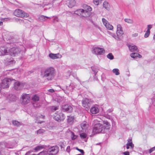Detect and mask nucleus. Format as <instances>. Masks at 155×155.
I'll return each instance as SVG.
<instances>
[{"instance_id": "f257e3e1", "label": "nucleus", "mask_w": 155, "mask_h": 155, "mask_svg": "<svg viewBox=\"0 0 155 155\" xmlns=\"http://www.w3.org/2000/svg\"><path fill=\"white\" fill-rule=\"evenodd\" d=\"M56 74L55 70L52 67L47 68L45 69L43 72L41 73V75L42 77L45 78L48 81L53 80L55 77Z\"/></svg>"}, {"instance_id": "f03ea898", "label": "nucleus", "mask_w": 155, "mask_h": 155, "mask_svg": "<svg viewBox=\"0 0 155 155\" xmlns=\"http://www.w3.org/2000/svg\"><path fill=\"white\" fill-rule=\"evenodd\" d=\"M91 8L88 5H86L84 9H80L74 12V14L80 15L84 17H89L91 15V12L92 10Z\"/></svg>"}, {"instance_id": "7ed1b4c3", "label": "nucleus", "mask_w": 155, "mask_h": 155, "mask_svg": "<svg viewBox=\"0 0 155 155\" xmlns=\"http://www.w3.org/2000/svg\"><path fill=\"white\" fill-rule=\"evenodd\" d=\"M113 37L117 40H119L120 39V38L122 35L124 34V32L122 30L121 25L120 24H118L117 25V30L116 34L117 36L112 33L108 32Z\"/></svg>"}, {"instance_id": "20e7f679", "label": "nucleus", "mask_w": 155, "mask_h": 155, "mask_svg": "<svg viewBox=\"0 0 155 155\" xmlns=\"http://www.w3.org/2000/svg\"><path fill=\"white\" fill-rule=\"evenodd\" d=\"M104 128L102 124L97 123L94 126L92 131V134H96L104 132Z\"/></svg>"}, {"instance_id": "39448f33", "label": "nucleus", "mask_w": 155, "mask_h": 155, "mask_svg": "<svg viewBox=\"0 0 155 155\" xmlns=\"http://www.w3.org/2000/svg\"><path fill=\"white\" fill-rule=\"evenodd\" d=\"M25 50V48L21 46V47L13 48L10 49L9 50L10 54L12 56H15L20 53L21 51H24Z\"/></svg>"}, {"instance_id": "423d86ee", "label": "nucleus", "mask_w": 155, "mask_h": 155, "mask_svg": "<svg viewBox=\"0 0 155 155\" xmlns=\"http://www.w3.org/2000/svg\"><path fill=\"white\" fill-rule=\"evenodd\" d=\"M105 52V51L104 48L98 47H94L92 50V53L96 55H103Z\"/></svg>"}, {"instance_id": "0eeeda50", "label": "nucleus", "mask_w": 155, "mask_h": 155, "mask_svg": "<svg viewBox=\"0 0 155 155\" xmlns=\"http://www.w3.org/2000/svg\"><path fill=\"white\" fill-rule=\"evenodd\" d=\"M54 118L56 121L60 122L61 121H63L64 119L65 116L61 111H58L55 113Z\"/></svg>"}, {"instance_id": "6e6552de", "label": "nucleus", "mask_w": 155, "mask_h": 155, "mask_svg": "<svg viewBox=\"0 0 155 155\" xmlns=\"http://www.w3.org/2000/svg\"><path fill=\"white\" fill-rule=\"evenodd\" d=\"M58 152V147L57 146H54L49 148L47 151L49 155H55Z\"/></svg>"}, {"instance_id": "1a4fd4ad", "label": "nucleus", "mask_w": 155, "mask_h": 155, "mask_svg": "<svg viewBox=\"0 0 155 155\" xmlns=\"http://www.w3.org/2000/svg\"><path fill=\"white\" fill-rule=\"evenodd\" d=\"M83 106L86 109V110L88 109L93 101L91 99L88 98H84L82 101Z\"/></svg>"}, {"instance_id": "9d476101", "label": "nucleus", "mask_w": 155, "mask_h": 155, "mask_svg": "<svg viewBox=\"0 0 155 155\" xmlns=\"http://www.w3.org/2000/svg\"><path fill=\"white\" fill-rule=\"evenodd\" d=\"M14 14L15 16L20 17H27L28 16V14L19 9L15 10Z\"/></svg>"}, {"instance_id": "9b49d317", "label": "nucleus", "mask_w": 155, "mask_h": 155, "mask_svg": "<svg viewBox=\"0 0 155 155\" xmlns=\"http://www.w3.org/2000/svg\"><path fill=\"white\" fill-rule=\"evenodd\" d=\"M74 87L75 86L74 84L71 83L68 86H67L63 87L62 90L64 91L65 94H68L70 92L73 91Z\"/></svg>"}, {"instance_id": "f8f14e48", "label": "nucleus", "mask_w": 155, "mask_h": 155, "mask_svg": "<svg viewBox=\"0 0 155 155\" xmlns=\"http://www.w3.org/2000/svg\"><path fill=\"white\" fill-rule=\"evenodd\" d=\"M22 103L26 104L29 103L30 100V96L29 94H23L21 96Z\"/></svg>"}, {"instance_id": "ddd939ff", "label": "nucleus", "mask_w": 155, "mask_h": 155, "mask_svg": "<svg viewBox=\"0 0 155 155\" xmlns=\"http://www.w3.org/2000/svg\"><path fill=\"white\" fill-rule=\"evenodd\" d=\"M25 84L17 81L15 82L14 84V87L15 89L17 90H19L22 89L24 87Z\"/></svg>"}, {"instance_id": "4468645a", "label": "nucleus", "mask_w": 155, "mask_h": 155, "mask_svg": "<svg viewBox=\"0 0 155 155\" xmlns=\"http://www.w3.org/2000/svg\"><path fill=\"white\" fill-rule=\"evenodd\" d=\"M4 63L6 65H8L15 64V61L12 58H7L4 60Z\"/></svg>"}, {"instance_id": "2eb2a0df", "label": "nucleus", "mask_w": 155, "mask_h": 155, "mask_svg": "<svg viewBox=\"0 0 155 155\" xmlns=\"http://www.w3.org/2000/svg\"><path fill=\"white\" fill-rule=\"evenodd\" d=\"M8 48L6 47H2L0 48V55L3 56L8 54Z\"/></svg>"}, {"instance_id": "dca6fc26", "label": "nucleus", "mask_w": 155, "mask_h": 155, "mask_svg": "<svg viewBox=\"0 0 155 155\" xmlns=\"http://www.w3.org/2000/svg\"><path fill=\"white\" fill-rule=\"evenodd\" d=\"M81 127L83 131L86 132L89 127V124L86 122H84L81 124Z\"/></svg>"}, {"instance_id": "f3484780", "label": "nucleus", "mask_w": 155, "mask_h": 155, "mask_svg": "<svg viewBox=\"0 0 155 155\" xmlns=\"http://www.w3.org/2000/svg\"><path fill=\"white\" fill-rule=\"evenodd\" d=\"M63 110L65 111L70 112L72 110V108L68 104L64 105L62 106Z\"/></svg>"}, {"instance_id": "a211bd4d", "label": "nucleus", "mask_w": 155, "mask_h": 155, "mask_svg": "<svg viewBox=\"0 0 155 155\" xmlns=\"http://www.w3.org/2000/svg\"><path fill=\"white\" fill-rule=\"evenodd\" d=\"M49 56L50 58L53 59L60 58L61 57V55L58 54H54L52 53H51L49 54Z\"/></svg>"}, {"instance_id": "6ab92c4d", "label": "nucleus", "mask_w": 155, "mask_h": 155, "mask_svg": "<svg viewBox=\"0 0 155 155\" xmlns=\"http://www.w3.org/2000/svg\"><path fill=\"white\" fill-rule=\"evenodd\" d=\"M16 97L14 95L9 94L7 97V100L9 102H13L15 101L16 100Z\"/></svg>"}, {"instance_id": "aec40b11", "label": "nucleus", "mask_w": 155, "mask_h": 155, "mask_svg": "<svg viewBox=\"0 0 155 155\" xmlns=\"http://www.w3.org/2000/svg\"><path fill=\"white\" fill-rule=\"evenodd\" d=\"M99 110L98 107L96 106L92 107L90 109V112L92 114H96L99 112Z\"/></svg>"}, {"instance_id": "412c9836", "label": "nucleus", "mask_w": 155, "mask_h": 155, "mask_svg": "<svg viewBox=\"0 0 155 155\" xmlns=\"http://www.w3.org/2000/svg\"><path fill=\"white\" fill-rule=\"evenodd\" d=\"M128 47L130 50L131 52L137 51V48L135 45H128Z\"/></svg>"}, {"instance_id": "4be33fe9", "label": "nucleus", "mask_w": 155, "mask_h": 155, "mask_svg": "<svg viewBox=\"0 0 155 155\" xmlns=\"http://www.w3.org/2000/svg\"><path fill=\"white\" fill-rule=\"evenodd\" d=\"M112 110H113L110 109L108 110L106 112H105L104 114H103V116L107 118L110 119V116L109 115V114L111 113Z\"/></svg>"}, {"instance_id": "5701e85b", "label": "nucleus", "mask_w": 155, "mask_h": 155, "mask_svg": "<svg viewBox=\"0 0 155 155\" xmlns=\"http://www.w3.org/2000/svg\"><path fill=\"white\" fill-rule=\"evenodd\" d=\"M103 7L106 10H109L110 8V5L109 3L107 1H104L103 3Z\"/></svg>"}, {"instance_id": "b1692460", "label": "nucleus", "mask_w": 155, "mask_h": 155, "mask_svg": "<svg viewBox=\"0 0 155 155\" xmlns=\"http://www.w3.org/2000/svg\"><path fill=\"white\" fill-rule=\"evenodd\" d=\"M67 122L68 123L70 124H72L74 122V116H68Z\"/></svg>"}, {"instance_id": "393cba45", "label": "nucleus", "mask_w": 155, "mask_h": 155, "mask_svg": "<svg viewBox=\"0 0 155 155\" xmlns=\"http://www.w3.org/2000/svg\"><path fill=\"white\" fill-rule=\"evenodd\" d=\"M76 3L75 0H69L68 2V6L69 8H71L74 6Z\"/></svg>"}, {"instance_id": "a878e982", "label": "nucleus", "mask_w": 155, "mask_h": 155, "mask_svg": "<svg viewBox=\"0 0 155 155\" xmlns=\"http://www.w3.org/2000/svg\"><path fill=\"white\" fill-rule=\"evenodd\" d=\"M104 129H109L110 127V125L109 123L107 121H104Z\"/></svg>"}, {"instance_id": "bb28decb", "label": "nucleus", "mask_w": 155, "mask_h": 155, "mask_svg": "<svg viewBox=\"0 0 155 155\" xmlns=\"http://www.w3.org/2000/svg\"><path fill=\"white\" fill-rule=\"evenodd\" d=\"M130 56L134 58H136V57H138L140 58L142 57L141 55L139 54L136 53H132L130 54Z\"/></svg>"}, {"instance_id": "cd10ccee", "label": "nucleus", "mask_w": 155, "mask_h": 155, "mask_svg": "<svg viewBox=\"0 0 155 155\" xmlns=\"http://www.w3.org/2000/svg\"><path fill=\"white\" fill-rule=\"evenodd\" d=\"M51 17H49L47 16H44V15H41L39 17V19L41 21H45L47 18H51Z\"/></svg>"}, {"instance_id": "c85d7f7f", "label": "nucleus", "mask_w": 155, "mask_h": 155, "mask_svg": "<svg viewBox=\"0 0 155 155\" xmlns=\"http://www.w3.org/2000/svg\"><path fill=\"white\" fill-rule=\"evenodd\" d=\"M12 123L14 126L17 127L20 126L21 125V124L20 122L16 120H13L12 121Z\"/></svg>"}, {"instance_id": "c756f323", "label": "nucleus", "mask_w": 155, "mask_h": 155, "mask_svg": "<svg viewBox=\"0 0 155 155\" xmlns=\"http://www.w3.org/2000/svg\"><path fill=\"white\" fill-rule=\"evenodd\" d=\"M44 148V146L43 145H39L36 147L34 149V150L35 151H38L40 150L41 149Z\"/></svg>"}, {"instance_id": "7c9ffc66", "label": "nucleus", "mask_w": 155, "mask_h": 155, "mask_svg": "<svg viewBox=\"0 0 155 155\" xmlns=\"http://www.w3.org/2000/svg\"><path fill=\"white\" fill-rule=\"evenodd\" d=\"M124 21L126 22L129 24H132L134 23L133 20L130 18H125Z\"/></svg>"}, {"instance_id": "2f4dec72", "label": "nucleus", "mask_w": 155, "mask_h": 155, "mask_svg": "<svg viewBox=\"0 0 155 155\" xmlns=\"http://www.w3.org/2000/svg\"><path fill=\"white\" fill-rule=\"evenodd\" d=\"M39 97L36 95H34L32 98V100L34 101H39Z\"/></svg>"}, {"instance_id": "473e14b6", "label": "nucleus", "mask_w": 155, "mask_h": 155, "mask_svg": "<svg viewBox=\"0 0 155 155\" xmlns=\"http://www.w3.org/2000/svg\"><path fill=\"white\" fill-rule=\"evenodd\" d=\"M105 26L107 29L109 30H112L113 28V27L112 25L109 24L108 23Z\"/></svg>"}, {"instance_id": "72a5a7b5", "label": "nucleus", "mask_w": 155, "mask_h": 155, "mask_svg": "<svg viewBox=\"0 0 155 155\" xmlns=\"http://www.w3.org/2000/svg\"><path fill=\"white\" fill-rule=\"evenodd\" d=\"M71 137L72 140H74L77 138L78 136L75 135L74 133L71 132Z\"/></svg>"}, {"instance_id": "f704fd0d", "label": "nucleus", "mask_w": 155, "mask_h": 155, "mask_svg": "<svg viewBox=\"0 0 155 155\" xmlns=\"http://www.w3.org/2000/svg\"><path fill=\"white\" fill-rule=\"evenodd\" d=\"M113 73L115 74L116 75H118L120 74L119 70L117 68H115L113 70Z\"/></svg>"}, {"instance_id": "c9c22d12", "label": "nucleus", "mask_w": 155, "mask_h": 155, "mask_svg": "<svg viewBox=\"0 0 155 155\" xmlns=\"http://www.w3.org/2000/svg\"><path fill=\"white\" fill-rule=\"evenodd\" d=\"M80 136L81 139H84L87 137V135L85 133H81L80 134Z\"/></svg>"}, {"instance_id": "e433bc0d", "label": "nucleus", "mask_w": 155, "mask_h": 155, "mask_svg": "<svg viewBox=\"0 0 155 155\" xmlns=\"http://www.w3.org/2000/svg\"><path fill=\"white\" fill-rule=\"evenodd\" d=\"M58 106H52L51 107V111L54 112L56 110H58Z\"/></svg>"}, {"instance_id": "4c0bfd02", "label": "nucleus", "mask_w": 155, "mask_h": 155, "mask_svg": "<svg viewBox=\"0 0 155 155\" xmlns=\"http://www.w3.org/2000/svg\"><path fill=\"white\" fill-rule=\"evenodd\" d=\"M107 57L110 60H112L114 59V57L111 53H109L107 55Z\"/></svg>"}, {"instance_id": "58836bf2", "label": "nucleus", "mask_w": 155, "mask_h": 155, "mask_svg": "<svg viewBox=\"0 0 155 155\" xmlns=\"http://www.w3.org/2000/svg\"><path fill=\"white\" fill-rule=\"evenodd\" d=\"M45 132L44 130L42 129H40L38 130L37 131V134H40L41 133H44Z\"/></svg>"}, {"instance_id": "ea45409f", "label": "nucleus", "mask_w": 155, "mask_h": 155, "mask_svg": "<svg viewBox=\"0 0 155 155\" xmlns=\"http://www.w3.org/2000/svg\"><path fill=\"white\" fill-rule=\"evenodd\" d=\"M47 153V151L44 150L42 152H40L37 155H45Z\"/></svg>"}, {"instance_id": "a19ab883", "label": "nucleus", "mask_w": 155, "mask_h": 155, "mask_svg": "<svg viewBox=\"0 0 155 155\" xmlns=\"http://www.w3.org/2000/svg\"><path fill=\"white\" fill-rule=\"evenodd\" d=\"M126 144L128 145V146L130 147V148L132 149L134 147V145L132 143V142L127 143Z\"/></svg>"}, {"instance_id": "79ce46f5", "label": "nucleus", "mask_w": 155, "mask_h": 155, "mask_svg": "<svg viewBox=\"0 0 155 155\" xmlns=\"http://www.w3.org/2000/svg\"><path fill=\"white\" fill-rule=\"evenodd\" d=\"M102 21L104 26L108 23L107 21L104 18H103L102 19Z\"/></svg>"}, {"instance_id": "37998d69", "label": "nucleus", "mask_w": 155, "mask_h": 155, "mask_svg": "<svg viewBox=\"0 0 155 155\" xmlns=\"http://www.w3.org/2000/svg\"><path fill=\"white\" fill-rule=\"evenodd\" d=\"M150 31H147L144 35V37L145 38L148 37L150 35Z\"/></svg>"}, {"instance_id": "c03bdc74", "label": "nucleus", "mask_w": 155, "mask_h": 155, "mask_svg": "<svg viewBox=\"0 0 155 155\" xmlns=\"http://www.w3.org/2000/svg\"><path fill=\"white\" fill-rule=\"evenodd\" d=\"M74 148H75L77 150L81 152V153L83 154L82 155H83L84 152L83 150L79 149L77 147Z\"/></svg>"}, {"instance_id": "a18cd8bd", "label": "nucleus", "mask_w": 155, "mask_h": 155, "mask_svg": "<svg viewBox=\"0 0 155 155\" xmlns=\"http://www.w3.org/2000/svg\"><path fill=\"white\" fill-rule=\"evenodd\" d=\"M92 69L93 71L94 72V73L95 75H96L98 72V70L94 68H92Z\"/></svg>"}, {"instance_id": "49530a36", "label": "nucleus", "mask_w": 155, "mask_h": 155, "mask_svg": "<svg viewBox=\"0 0 155 155\" xmlns=\"http://www.w3.org/2000/svg\"><path fill=\"white\" fill-rule=\"evenodd\" d=\"M155 150V147H152L149 150L148 152L149 153H151L153 151H154Z\"/></svg>"}, {"instance_id": "de8ad7c7", "label": "nucleus", "mask_w": 155, "mask_h": 155, "mask_svg": "<svg viewBox=\"0 0 155 155\" xmlns=\"http://www.w3.org/2000/svg\"><path fill=\"white\" fill-rule=\"evenodd\" d=\"M62 98L61 97H58L57 98V102L60 103L61 102H62Z\"/></svg>"}, {"instance_id": "09e8293b", "label": "nucleus", "mask_w": 155, "mask_h": 155, "mask_svg": "<svg viewBox=\"0 0 155 155\" xmlns=\"http://www.w3.org/2000/svg\"><path fill=\"white\" fill-rule=\"evenodd\" d=\"M10 19H11L10 18H1V20H2V21H9Z\"/></svg>"}, {"instance_id": "8fccbe9b", "label": "nucleus", "mask_w": 155, "mask_h": 155, "mask_svg": "<svg viewBox=\"0 0 155 155\" xmlns=\"http://www.w3.org/2000/svg\"><path fill=\"white\" fill-rule=\"evenodd\" d=\"M70 150H71L70 147L69 146H68L67 147V148L66 149V151L67 152L69 153L70 152Z\"/></svg>"}, {"instance_id": "3c124183", "label": "nucleus", "mask_w": 155, "mask_h": 155, "mask_svg": "<svg viewBox=\"0 0 155 155\" xmlns=\"http://www.w3.org/2000/svg\"><path fill=\"white\" fill-rule=\"evenodd\" d=\"M17 21H19V22L21 23H23L24 22V20L23 19H21L20 18H17L16 19Z\"/></svg>"}, {"instance_id": "603ef678", "label": "nucleus", "mask_w": 155, "mask_h": 155, "mask_svg": "<svg viewBox=\"0 0 155 155\" xmlns=\"http://www.w3.org/2000/svg\"><path fill=\"white\" fill-rule=\"evenodd\" d=\"M151 28V25H148L147 26V31H150V30Z\"/></svg>"}, {"instance_id": "864d4df0", "label": "nucleus", "mask_w": 155, "mask_h": 155, "mask_svg": "<svg viewBox=\"0 0 155 155\" xmlns=\"http://www.w3.org/2000/svg\"><path fill=\"white\" fill-rule=\"evenodd\" d=\"M123 153L124 155H129V153L128 151L124 152Z\"/></svg>"}, {"instance_id": "5fc2aeb1", "label": "nucleus", "mask_w": 155, "mask_h": 155, "mask_svg": "<svg viewBox=\"0 0 155 155\" xmlns=\"http://www.w3.org/2000/svg\"><path fill=\"white\" fill-rule=\"evenodd\" d=\"M54 21L58 22V19L57 17H55L54 19Z\"/></svg>"}, {"instance_id": "6e6d98bb", "label": "nucleus", "mask_w": 155, "mask_h": 155, "mask_svg": "<svg viewBox=\"0 0 155 155\" xmlns=\"http://www.w3.org/2000/svg\"><path fill=\"white\" fill-rule=\"evenodd\" d=\"M48 91L51 93H53L54 92V90L53 89H50L48 90Z\"/></svg>"}, {"instance_id": "4d7b16f0", "label": "nucleus", "mask_w": 155, "mask_h": 155, "mask_svg": "<svg viewBox=\"0 0 155 155\" xmlns=\"http://www.w3.org/2000/svg\"><path fill=\"white\" fill-rule=\"evenodd\" d=\"M127 143L132 142V139H128L127 140Z\"/></svg>"}, {"instance_id": "13d9d810", "label": "nucleus", "mask_w": 155, "mask_h": 155, "mask_svg": "<svg viewBox=\"0 0 155 155\" xmlns=\"http://www.w3.org/2000/svg\"><path fill=\"white\" fill-rule=\"evenodd\" d=\"M138 36V34L135 33L132 35L133 37H137Z\"/></svg>"}, {"instance_id": "bf43d9fd", "label": "nucleus", "mask_w": 155, "mask_h": 155, "mask_svg": "<svg viewBox=\"0 0 155 155\" xmlns=\"http://www.w3.org/2000/svg\"><path fill=\"white\" fill-rule=\"evenodd\" d=\"M30 153V151H28L27 153H26V155H29Z\"/></svg>"}, {"instance_id": "052dcab7", "label": "nucleus", "mask_w": 155, "mask_h": 155, "mask_svg": "<svg viewBox=\"0 0 155 155\" xmlns=\"http://www.w3.org/2000/svg\"><path fill=\"white\" fill-rule=\"evenodd\" d=\"M126 148L127 149H128L130 148L129 146H128V145L126 144Z\"/></svg>"}, {"instance_id": "680f3d73", "label": "nucleus", "mask_w": 155, "mask_h": 155, "mask_svg": "<svg viewBox=\"0 0 155 155\" xmlns=\"http://www.w3.org/2000/svg\"><path fill=\"white\" fill-rule=\"evenodd\" d=\"M3 24V23L2 21H0V25H1Z\"/></svg>"}, {"instance_id": "e2e57ef3", "label": "nucleus", "mask_w": 155, "mask_h": 155, "mask_svg": "<svg viewBox=\"0 0 155 155\" xmlns=\"http://www.w3.org/2000/svg\"><path fill=\"white\" fill-rule=\"evenodd\" d=\"M94 121L95 122H96V121H98V122H100V121L99 120H98L97 119H96V120H94Z\"/></svg>"}, {"instance_id": "0e129e2a", "label": "nucleus", "mask_w": 155, "mask_h": 155, "mask_svg": "<svg viewBox=\"0 0 155 155\" xmlns=\"http://www.w3.org/2000/svg\"><path fill=\"white\" fill-rule=\"evenodd\" d=\"M41 123H42V122H38V123H40V124H41Z\"/></svg>"}, {"instance_id": "69168bd1", "label": "nucleus", "mask_w": 155, "mask_h": 155, "mask_svg": "<svg viewBox=\"0 0 155 155\" xmlns=\"http://www.w3.org/2000/svg\"><path fill=\"white\" fill-rule=\"evenodd\" d=\"M5 147H7V148H8V147L7 146H5Z\"/></svg>"}, {"instance_id": "338daca9", "label": "nucleus", "mask_w": 155, "mask_h": 155, "mask_svg": "<svg viewBox=\"0 0 155 155\" xmlns=\"http://www.w3.org/2000/svg\"><path fill=\"white\" fill-rule=\"evenodd\" d=\"M41 117H43L42 115H41Z\"/></svg>"}]
</instances>
